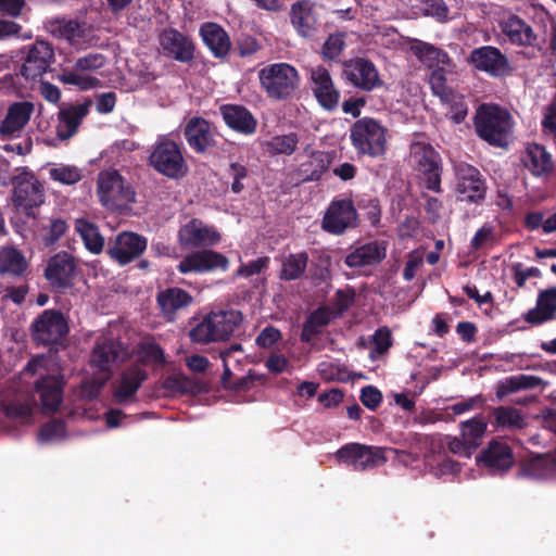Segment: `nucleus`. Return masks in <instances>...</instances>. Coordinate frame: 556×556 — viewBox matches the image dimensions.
<instances>
[{
    "instance_id": "obj_1",
    "label": "nucleus",
    "mask_w": 556,
    "mask_h": 556,
    "mask_svg": "<svg viewBox=\"0 0 556 556\" xmlns=\"http://www.w3.org/2000/svg\"><path fill=\"white\" fill-rule=\"evenodd\" d=\"M478 137L490 146L505 148L513 130L510 114L495 104H481L473 116Z\"/></svg>"
},
{
    "instance_id": "obj_2",
    "label": "nucleus",
    "mask_w": 556,
    "mask_h": 556,
    "mask_svg": "<svg viewBox=\"0 0 556 556\" xmlns=\"http://www.w3.org/2000/svg\"><path fill=\"white\" fill-rule=\"evenodd\" d=\"M243 323L240 311L228 309L211 312L197 324L189 332L192 342L206 344L210 342L226 341Z\"/></svg>"
},
{
    "instance_id": "obj_3",
    "label": "nucleus",
    "mask_w": 556,
    "mask_h": 556,
    "mask_svg": "<svg viewBox=\"0 0 556 556\" xmlns=\"http://www.w3.org/2000/svg\"><path fill=\"white\" fill-rule=\"evenodd\" d=\"M258 80L266 96L273 100H288L300 86L298 70L289 63L269 64L258 71Z\"/></svg>"
},
{
    "instance_id": "obj_4",
    "label": "nucleus",
    "mask_w": 556,
    "mask_h": 556,
    "mask_svg": "<svg viewBox=\"0 0 556 556\" xmlns=\"http://www.w3.org/2000/svg\"><path fill=\"white\" fill-rule=\"evenodd\" d=\"M148 164L159 174L173 180L184 178L189 169L180 144L167 137H161L152 147Z\"/></svg>"
},
{
    "instance_id": "obj_5",
    "label": "nucleus",
    "mask_w": 556,
    "mask_h": 556,
    "mask_svg": "<svg viewBox=\"0 0 556 556\" xmlns=\"http://www.w3.org/2000/svg\"><path fill=\"white\" fill-rule=\"evenodd\" d=\"M352 146L358 154L379 157L387 150V128L372 117L357 119L350 129Z\"/></svg>"
},
{
    "instance_id": "obj_6",
    "label": "nucleus",
    "mask_w": 556,
    "mask_h": 556,
    "mask_svg": "<svg viewBox=\"0 0 556 556\" xmlns=\"http://www.w3.org/2000/svg\"><path fill=\"white\" fill-rule=\"evenodd\" d=\"M30 331L37 345L58 351L59 346H64L70 327L61 311L45 309L33 320Z\"/></svg>"
},
{
    "instance_id": "obj_7",
    "label": "nucleus",
    "mask_w": 556,
    "mask_h": 556,
    "mask_svg": "<svg viewBox=\"0 0 556 556\" xmlns=\"http://www.w3.org/2000/svg\"><path fill=\"white\" fill-rule=\"evenodd\" d=\"M412 155L420 186L434 193H441L443 166L440 153L430 143L415 142L412 146Z\"/></svg>"
},
{
    "instance_id": "obj_8",
    "label": "nucleus",
    "mask_w": 556,
    "mask_h": 556,
    "mask_svg": "<svg viewBox=\"0 0 556 556\" xmlns=\"http://www.w3.org/2000/svg\"><path fill=\"white\" fill-rule=\"evenodd\" d=\"M13 204L18 212L37 219V210L45 203V189L38 178L23 170L12 178Z\"/></svg>"
},
{
    "instance_id": "obj_9",
    "label": "nucleus",
    "mask_w": 556,
    "mask_h": 556,
    "mask_svg": "<svg viewBox=\"0 0 556 556\" xmlns=\"http://www.w3.org/2000/svg\"><path fill=\"white\" fill-rule=\"evenodd\" d=\"M97 195L106 208H119L135 202L136 193L117 169H103L97 178Z\"/></svg>"
},
{
    "instance_id": "obj_10",
    "label": "nucleus",
    "mask_w": 556,
    "mask_h": 556,
    "mask_svg": "<svg viewBox=\"0 0 556 556\" xmlns=\"http://www.w3.org/2000/svg\"><path fill=\"white\" fill-rule=\"evenodd\" d=\"M334 456L338 463L352 467L356 471L374 469L387 462L386 448L357 442L342 445Z\"/></svg>"
},
{
    "instance_id": "obj_11",
    "label": "nucleus",
    "mask_w": 556,
    "mask_h": 556,
    "mask_svg": "<svg viewBox=\"0 0 556 556\" xmlns=\"http://www.w3.org/2000/svg\"><path fill=\"white\" fill-rule=\"evenodd\" d=\"M22 53L24 56L16 75L27 81L41 78L55 61L53 46L43 40H36L34 43L26 46Z\"/></svg>"
},
{
    "instance_id": "obj_12",
    "label": "nucleus",
    "mask_w": 556,
    "mask_h": 556,
    "mask_svg": "<svg viewBox=\"0 0 556 556\" xmlns=\"http://www.w3.org/2000/svg\"><path fill=\"white\" fill-rule=\"evenodd\" d=\"M359 226L357 208L351 198H334L328 205L321 228L331 235H343L349 229Z\"/></svg>"
},
{
    "instance_id": "obj_13",
    "label": "nucleus",
    "mask_w": 556,
    "mask_h": 556,
    "mask_svg": "<svg viewBox=\"0 0 556 556\" xmlns=\"http://www.w3.org/2000/svg\"><path fill=\"white\" fill-rule=\"evenodd\" d=\"M467 62L475 70L483 72L493 78L511 76L514 67L506 54L493 46H481L470 51Z\"/></svg>"
},
{
    "instance_id": "obj_14",
    "label": "nucleus",
    "mask_w": 556,
    "mask_h": 556,
    "mask_svg": "<svg viewBox=\"0 0 556 556\" xmlns=\"http://www.w3.org/2000/svg\"><path fill=\"white\" fill-rule=\"evenodd\" d=\"M43 276L49 286L58 292L73 288L76 277L74 256L66 251L54 254L48 260Z\"/></svg>"
},
{
    "instance_id": "obj_15",
    "label": "nucleus",
    "mask_w": 556,
    "mask_h": 556,
    "mask_svg": "<svg viewBox=\"0 0 556 556\" xmlns=\"http://www.w3.org/2000/svg\"><path fill=\"white\" fill-rule=\"evenodd\" d=\"M456 192L459 201L480 203L485 199L486 185L478 168L467 163L455 166Z\"/></svg>"
},
{
    "instance_id": "obj_16",
    "label": "nucleus",
    "mask_w": 556,
    "mask_h": 556,
    "mask_svg": "<svg viewBox=\"0 0 556 556\" xmlns=\"http://www.w3.org/2000/svg\"><path fill=\"white\" fill-rule=\"evenodd\" d=\"M342 78L363 91H372L383 85L376 65L368 59L355 58L343 63Z\"/></svg>"
},
{
    "instance_id": "obj_17",
    "label": "nucleus",
    "mask_w": 556,
    "mask_h": 556,
    "mask_svg": "<svg viewBox=\"0 0 556 556\" xmlns=\"http://www.w3.org/2000/svg\"><path fill=\"white\" fill-rule=\"evenodd\" d=\"M159 41L164 56L186 64L194 60L197 50L194 41L178 29L173 27L163 29Z\"/></svg>"
},
{
    "instance_id": "obj_18",
    "label": "nucleus",
    "mask_w": 556,
    "mask_h": 556,
    "mask_svg": "<svg viewBox=\"0 0 556 556\" xmlns=\"http://www.w3.org/2000/svg\"><path fill=\"white\" fill-rule=\"evenodd\" d=\"M477 464L492 475H503L514 466L515 456L506 441L492 439L477 456Z\"/></svg>"
},
{
    "instance_id": "obj_19",
    "label": "nucleus",
    "mask_w": 556,
    "mask_h": 556,
    "mask_svg": "<svg viewBox=\"0 0 556 556\" xmlns=\"http://www.w3.org/2000/svg\"><path fill=\"white\" fill-rule=\"evenodd\" d=\"M229 260L220 252L202 249L187 254L178 264L177 269L180 274H204L217 269L227 270Z\"/></svg>"
},
{
    "instance_id": "obj_20",
    "label": "nucleus",
    "mask_w": 556,
    "mask_h": 556,
    "mask_svg": "<svg viewBox=\"0 0 556 556\" xmlns=\"http://www.w3.org/2000/svg\"><path fill=\"white\" fill-rule=\"evenodd\" d=\"M147 247L148 240L146 237L132 231H123L108 247V254L117 264L124 266L139 258Z\"/></svg>"
},
{
    "instance_id": "obj_21",
    "label": "nucleus",
    "mask_w": 556,
    "mask_h": 556,
    "mask_svg": "<svg viewBox=\"0 0 556 556\" xmlns=\"http://www.w3.org/2000/svg\"><path fill=\"white\" fill-rule=\"evenodd\" d=\"M309 81L318 104L326 111H334L340 101V91L334 86L329 71L324 65L309 68Z\"/></svg>"
},
{
    "instance_id": "obj_22",
    "label": "nucleus",
    "mask_w": 556,
    "mask_h": 556,
    "mask_svg": "<svg viewBox=\"0 0 556 556\" xmlns=\"http://www.w3.org/2000/svg\"><path fill=\"white\" fill-rule=\"evenodd\" d=\"M290 23L298 36L311 39L319 28L317 4L312 0H298L291 4Z\"/></svg>"
},
{
    "instance_id": "obj_23",
    "label": "nucleus",
    "mask_w": 556,
    "mask_h": 556,
    "mask_svg": "<svg viewBox=\"0 0 556 556\" xmlns=\"http://www.w3.org/2000/svg\"><path fill=\"white\" fill-rule=\"evenodd\" d=\"M219 241L220 235L198 218H192L178 230V242L184 249L213 247Z\"/></svg>"
},
{
    "instance_id": "obj_24",
    "label": "nucleus",
    "mask_w": 556,
    "mask_h": 556,
    "mask_svg": "<svg viewBox=\"0 0 556 556\" xmlns=\"http://www.w3.org/2000/svg\"><path fill=\"white\" fill-rule=\"evenodd\" d=\"M35 105L30 101L13 102L9 105L4 118L0 122V139L11 140L20 137L30 121Z\"/></svg>"
},
{
    "instance_id": "obj_25",
    "label": "nucleus",
    "mask_w": 556,
    "mask_h": 556,
    "mask_svg": "<svg viewBox=\"0 0 556 556\" xmlns=\"http://www.w3.org/2000/svg\"><path fill=\"white\" fill-rule=\"evenodd\" d=\"M518 476L536 481L556 478V452L531 454L519 464Z\"/></svg>"
},
{
    "instance_id": "obj_26",
    "label": "nucleus",
    "mask_w": 556,
    "mask_h": 556,
    "mask_svg": "<svg viewBox=\"0 0 556 556\" xmlns=\"http://www.w3.org/2000/svg\"><path fill=\"white\" fill-rule=\"evenodd\" d=\"M184 136L189 147L198 154H205L216 146L210 122L200 116H193L187 122Z\"/></svg>"
},
{
    "instance_id": "obj_27",
    "label": "nucleus",
    "mask_w": 556,
    "mask_h": 556,
    "mask_svg": "<svg viewBox=\"0 0 556 556\" xmlns=\"http://www.w3.org/2000/svg\"><path fill=\"white\" fill-rule=\"evenodd\" d=\"M193 303V296L179 287H168L156 294V304L166 321H175L177 314Z\"/></svg>"
},
{
    "instance_id": "obj_28",
    "label": "nucleus",
    "mask_w": 556,
    "mask_h": 556,
    "mask_svg": "<svg viewBox=\"0 0 556 556\" xmlns=\"http://www.w3.org/2000/svg\"><path fill=\"white\" fill-rule=\"evenodd\" d=\"M224 123L231 130L251 136L257 129V119L244 105L227 103L219 108Z\"/></svg>"
},
{
    "instance_id": "obj_29",
    "label": "nucleus",
    "mask_w": 556,
    "mask_h": 556,
    "mask_svg": "<svg viewBox=\"0 0 556 556\" xmlns=\"http://www.w3.org/2000/svg\"><path fill=\"white\" fill-rule=\"evenodd\" d=\"M90 102L71 104L60 109L58 113L56 137L64 141L72 138L83 119L89 114Z\"/></svg>"
},
{
    "instance_id": "obj_30",
    "label": "nucleus",
    "mask_w": 556,
    "mask_h": 556,
    "mask_svg": "<svg viewBox=\"0 0 556 556\" xmlns=\"http://www.w3.org/2000/svg\"><path fill=\"white\" fill-rule=\"evenodd\" d=\"M148 379V372L138 364L126 368L121 375L119 384L113 392V399L118 404H125L132 401L142 386Z\"/></svg>"
},
{
    "instance_id": "obj_31",
    "label": "nucleus",
    "mask_w": 556,
    "mask_h": 556,
    "mask_svg": "<svg viewBox=\"0 0 556 556\" xmlns=\"http://www.w3.org/2000/svg\"><path fill=\"white\" fill-rule=\"evenodd\" d=\"M200 36L204 45L215 58L224 59L231 49L227 31L217 23L206 22L200 27Z\"/></svg>"
},
{
    "instance_id": "obj_32",
    "label": "nucleus",
    "mask_w": 556,
    "mask_h": 556,
    "mask_svg": "<svg viewBox=\"0 0 556 556\" xmlns=\"http://www.w3.org/2000/svg\"><path fill=\"white\" fill-rule=\"evenodd\" d=\"M498 25L511 45L529 47L533 46L536 39L533 28L518 15H509L502 20Z\"/></svg>"
},
{
    "instance_id": "obj_33",
    "label": "nucleus",
    "mask_w": 556,
    "mask_h": 556,
    "mask_svg": "<svg viewBox=\"0 0 556 556\" xmlns=\"http://www.w3.org/2000/svg\"><path fill=\"white\" fill-rule=\"evenodd\" d=\"M307 156V160L299 165L296 174L302 182L318 181L329 169L331 156L321 150H312Z\"/></svg>"
},
{
    "instance_id": "obj_34",
    "label": "nucleus",
    "mask_w": 556,
    "mask_h": 556,
    "mask_svg": "<svg viewBox=\"0 0 556 556\" xmlns=\"http://www.w3.org/2000/svg\"><path fill=\"white\" fill-rule=\"evenodd\" d=\"M556 287L542 290L538 294L536 306L529 309L523 319L531 325H541L555 317Z\"/></svg>"
},
{
    "instance_id": "obj_35",
    "label": "nucleus",
    "mask_w": 556,
    "mask_h": 556,
    "mask_svg": "<svg viewBox=\"0 0 556 556\" xmlns=\"http://www.w3.org/2000/svg\"><path fill=\"white\" fill-rule=\"evenodd\" d=\"M333 319L330 306L321 305L311 312L302 325L300 333L301 342L312 344L314 339L321 334L324 328Z\"/></svg>"
},
{
    "instance_id": "obj_36",
    "label": "nucleus",
    "mask_w": 556,
    "mask_h": 556,
    "mask_svg": "<svg viewBox=\"0 0 556 556\" xmlns=\"http://www.w3.org/2000/svg\"><path fill=\"white\" fill-rule=\"evenodd\" d=\"M35 232L45 247L55 244L68 230V224L61 217H38L34 219Z\"/></svg>"
},
{
    "instance_id": "obj_37",
    "label": "nucleus",
    "mask_w": 556,
    "mask_h": 556,
    "mask_svg": "<svg viewBox=\"0 0 556 556\" xmlns=\"http://www.w3.org/2000/svg\"><path fill=\"white\" fill-rule=\"evenodd\" d=\"M386 257V248L377 241L356 248L345 256L344 263L351 268L379 264Z\"/></svg>"
},
{
    "instance_id": "obj_38",
    "label": "nucleus",
    "mask_w": 556,
    "mask_h": 556,
    "mask_svg": "<svg viewBox=\"0 0 556 556\" xmlns=\"http://www.w3.org/2000/svg\"><path fill=\"white\" fill-rule=\"evenodd\" d=\"M36 406V400L33 394L27 392H17L13 397L2 400L1 410L12 420H24L29 418Z\"/></svg>"
},
{
    "instance_id": "obj_39",
    "label": "nucleus",
    "mask_w": 556,
    "mask_h": 556,
    "mask_svg": "<svg viewBox=\"0 0 556 556\" xmlns=\"http://www.w3.org/2000/svg\"><path fill=\"white\" fill-rule=\"evenodd\" d=\"M121 354L119 344L112 340L97 343L91 354V364L105 374L104 381L110 378L111 367L115 364Z\"/></svg>"
},
{
    "instance_id": "obj_40",
    "label": "nucleus",
    "mask_w": 556,
    "mask_h": 556,
    "mask_svg": "<svg viewBox=\"0 0 556 556\" xmlns=\"http://www.w3.org/2000/svg\"><path fill=\"white\" fill-rule=\"evenodd\" d=\"M526 167L532 175L540 177L554 170V162L552 155L545 147L539 143L529 144L525 159Z\"/></svg>"
},
{
    "instance_id": "obj_41",
    "label": "nucleus",
    "mask_w": 556,
    "mask_h": 556,
    "mask_svg": "<svg viewBox=\"0 0 556 556\" xmlns=\"http://www.w3.org/2000/svg\"><path fill=\"white\" fill-rule=\"evenodd\" d=\"M35 391L39 395L42 407L55 412L62 402V388L52 377H42L35 383Z\"/></svg>"
},
{
    "instance_id": "obj_42",
    "label": "nucleus",
    "mask_w": 556,
    "mask_h": 556,
    "mask_svg": "<svg viewBox=\"0 0 556 556\" xmlns=\"http://www.w3.org/2000/svg\"><path fill=\"white\" fill-rule=\"evenodd\" d=\"M490 424L496 429L517 430L526 425L520 410L511 406H497L490 412Z\"/></svg>"
},
{
    "instance_id": "obj_43",
    "label": "nucleus",
    "mask_w": 556,
    "mask_h": 556,
    "mask_svg": "<svg viewBox=\"0 0 556 556\" xmlns=\"http://www.w3.org/2000/svg\"><path fill=\"white\" fill-rule=\"evenodd\" d=\"M28 268L25 255L16 248H5L0 252V275L21 277Z\"/></svg>"
},
{
    "instance_id": "obj_44",
    "label": "nucleus",
    "mask_w": 556,
    "mask_h": 556,
    "mask_svg": "<svg viewBox=\"0 0 556 556\" xmlns=\"http://www.w3.org/2000/svg\"><path fill=\"white\" fill-rule=\"evenodd\" d=\"M486 428L488 421L485 417L482 414H478L459 424V434L467 441V443L477 450L482 443Z\"/></svg>"
},
{
    "instance_id": "obj_45",
    "label": "nucleus",
    "mask_w": 556,
    "mask_h": 556,
    "mask_svg": "<svg viewBox=\"0 0 556 556\" xmlns=\"http://www.w3.org/2000/svg\"><path fill=\"white\" fill-rule=\"evenodd\" d=\"M75 228L76 231L80 235L85 247L89 252L93 254H99L102 252L104 238L94 224L86 219H77Z\"/></svg>"
},
{
    "instance_id": "obj_46",
    "label": "nucleus",
    "mask_w": 556,
    "mask_h": 556,
    "mask_svg": "<svg viewBox=\"0 0 556 556\" xmlns=\"http://www.w3.org/2000/svg\"><path fill=\"white\" fill-rule=\"evenodd\" d=\"M308 263L306 252L291 253L282 261L280 279L286 281L296 280L303 276Z\"/></svg>"
},
{
    "instance_id": "obj_47",
    "label": "nucleus",
    "mask_w": 556,
    "mask_h": 556,
    "mask_svg": "<svg viewBox=\"0 0 556 556\" xmlns=\"http://www.w3.org/2000/svg\"><path fill=\"white\" fill-rule=\"evenodd\" d=\"M542 384V379L536 376L531 375H518L511 376L506 379V382L502 386V391L497 392V395L501 396L506 393H513L520 390H530L535 389Z\"/></svg>"
},
{
    "instance_id": "obj_48",
    "label": "nucleus",
    "mask_w": 556,
    "mask_h": 556,
    "mask_svg": "<svg viewBox=\"0 0 556 556\" xmlns=\"http://www.w3.org/2000/svg\"><path fill=\"white\" fill-rule=\"evenodd\" d=\"M299 137L295 132L288 135H278L267 141V148L270 153L291 155L298 147Z\"/></svg>"
},
{
    "instance_id": "obj_49",
    "label": "nucleus",
    "mask_w": 556,
    "mask_h": 556,
    "mask_svg": "<svg viewBox=\"0 0 556 556\" xmlns=\"http://www.w3.org/2000/svg\"><path fill=\"white\" fill-rule=\"evenodd\" d=\"M52 33L68 41H76L84 38L85 29L76 20H62L52 23Z\"/></svg>"
},
{
    "instance_id": "obj_50",
    "label": "nucleus",
    "mask_w": 556,
    "mask_h": 556,
    "mask_svg": "<svg viewBox=\"0 0 556 556\" xmlns=\"http://www.w3.org/2000/svg\"><path fill=\"white\" fill-rule=\"evenodd\" d=\"M138 361L141 364H165V354L163 349L154 342H143L138 348Z\"/></svg>"
},
{
    "instance_id": "obj_51",
    "label": "nucleus",
    "mask_w": 556,
    "mask_h": 556,
    "mask_svg": "<svg viewBox=\"0 0 556 556\" xmlns=\"http://www.w3.org/2000/svg\"><path fill=\"white\" fill-rule=\"evenodd\" d=\"M355 295L356 293L353 288L337 290L329 305L334 319L341 317L353 305Z\"/></svg>"
},
{
    "instance_id": "obj_52",
    "label": "nucleus",
    "mask_w": 556,
    "mask_h": 556,
    "mask_svg": "<svg viewBox=\"0 0 556 556\" xmlns=\"http://www.w3.org/2000/svg\"><path fill=\"white\" fill-rule=\"evenodd\" d=\"M345 34H330L325 40L321 48V56L324 60L336 61L342 54L345 48Z\"/></svg>"
},
{
    "instance_id": "obj_53",
    "label": "nucleus",
    "mask_w": 556,
    "mask_h": 556,
    "mask_svg": "<svg viewBox=\"0 0 556 556\" xmlns=\"http://www.w3.org/2000/svg\"><path fill=\"white\" fill-rule=\"evenodd\" d=\"M51 179L63 185H75L81 179V172L74 165H60L49 172Z\"/></svg>"
},
{
    "instance_id": "obj_54",
    "label": "nucleus",
    "mask_w": 556,
    "mask_h": 556,
    "mask_svg": "<svg viewBox=\"0 0 556 556\" xmlns=\"http://www.w3.org/2000/svg\"><path fill=\"white\" fill-rule=\"evenodd\" d=\"M445 100L448 101L446 117L455 124L463 123L468 115V105L464 97L451 93Z\"/></svg>"
},
{
    "instance_id": "obj_55",
    "label": "nucleus",
    "mask_w": 556,
    "mask_h": 556,
    "mask_svg": "<svg viewBox=\"0 0 556 556\" xmlns=\"http://www.w3.org/2000/svg\"><path fill=\"white\" fill-rule=\"evenodd\" d=\"M248 176L249 169L245 165L238 162H231L229 164L227 177L232 180L230 189L233 193L238 194L244 190L245 185L243 184V180H245Z\"/></svg>"
},
{
    "instance_id": "obj_56",
    "label": "nucleus",
    "mask_w": 556,
    "mask_h": 556,
    "mask_svg": "<svg viewBox=\"0 0 556 556\" xmlns=\"http://www.w3.org/2000/svg\"><path fill=\"white\" fill-rule=\"evenodd\" d=\"M412 50L420 61L428 62L429 65L440 62L441 58H447V54L441 49L427 42H419L418 45L413 46Z\"/></svg>"
},
{
    "instance_id": "obj_57",
    "label": "nucleus",
    "mask_w": 556,
    "mask_h": 556,
    "mask_svg": "<svg viewBox=\"0 0 556 556\" xmlns=\"http://www.w3.org/2000/svg\"><path fill=\"white\" fill-rule=\"evenodd\" d=\"M372 227H377L381 220V206L377 198L363 199L358 201L357 207Z\"/></svg>"
},
{
    "instance_id": "obj_58",
    "label": "nucleus",
    "mask_w": 556,
    "mask_h": 556,
    "mask_svg": "<svg viewBox=\"0 0 556 556\" xmlns=\"http://www.w3.org/2000/svg\"><path fill=\"white\" fill-rule=\"evenodd\" d=\"M165 386L181 393H200L203 391L201 383L185 376L169 377L166 379Z\"/></svg>"
},
{
    "instance_id": "obj_59",
    "label": "nucleus",
    "mask_w": 556,
    "mask_h": 556,
    "mask_svg": "<svg viewBox=\"0 0 556 556\" xmlns=\"http://www.w3.org/2000/svg\"><path fill=\"white\" fill-rule=\"evenodd\" d=\"M374 348L370 351V354L377 353L378 355H382L388 352V350L392 346V337L391 331L388 327L378 328L371 337Z\"/></svg>"
},
{
    "instance_id": "obj_60",
    "label": "nucleus",
    "mask_w": 556,
    "mask_h": 556,
    "mask_svg": "<svg viewBox=\"0 0 556 556\" xmlns=\"http://www.w3.org/2000/svg\"><path fill=\"white\" fill-rule=\"evenodd\" d=\"M106 58L102 53L92 52L78 58L75 62L77 71H97L104 66Z\"/></svg>"
},
{
    "instance_id": "obj_61",
    "label": "nucleus",
    "mask_w": 556,
    "mask_h": 556,
    "mask_svg": "<svg viewBox=\"0 0 556 556\" xmlns=\"http://www.w3.org/2000/svg\"><path fill=\"white\" fill-rule=\"evenodd\" d=\"M65 430V422L61 419H54L41 426L38 437L41 442H48L64 435Z\"/></svg>"
},
{
    "instance_id": "obj_62",
    "label": "nucleus",
    "mask_w": 556,
    "mask_h": 556,
    "mask_svg": "<svg viewBox=\"0 0 556 556\" xmlns=\"http://www.w3.org/2000/svg\"><path fill=\"white\" fill-rule=\"evenodd\" d=\"M422 3L427 15L437 18L439 22L448 20L450 9L444 0H424Z\"/></svg>"
},
{
    "instance_id": "obj_63",
    "label": "nucleus",
    "mask_w": 556,
    "mask_h": 556,
    "mask_svg": "<svg viewBox=\"0 0 556 556\" xmlns=\"http://www.w3.org/2000/svg\"><path fill=\"white\" fill-rule=\"evenodd\" d=\"M495 241L494 228L489 224H484L479 228L470 241V248L475 251L481 250L486 243Z\"/></svg>"
},
{
    "instance_id": "obj_64",
    "label": "nucleus",
    "mask_w": 556,
    "mask_h": 556,
    "mask_svg": "<svg viewBox=\"0 0 556 556\" xmlns=\"http://www.w3.org/2000/svg\"><path fill=\"white\" fill-rule=\"evenodd\" d=\"M359 399L365 407L376 410L382 402V393L374 386H366L362 388Z\"/></svg>"
}]
</instances>
